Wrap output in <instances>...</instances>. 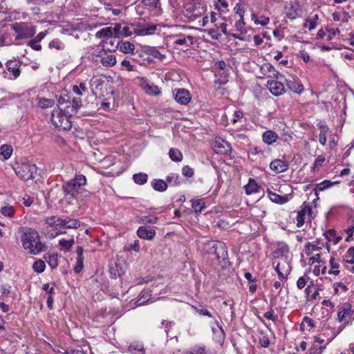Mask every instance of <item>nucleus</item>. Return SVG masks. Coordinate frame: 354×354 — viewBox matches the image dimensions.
Here are the masks:
<instances>
[{"mask_svg": "<svg viewBox=\"0 0 354 354\" xmlns=\"http://www.w3.org/2000/svg\"><path fill=\"white\" fill-rule=\"evenodd\" d=\"M86 184V178L82 174H76L75 177L67 181L62 186L64 193V200L68 204L83 201L90 195V192L84 188Z\"/></svg>", "mask_w": 354, "mask_h": 354, "instance_id": "obj_1", "label": "nucleus"}, {"mask_svg": "<svg viewBox=\"0 0 354 354\" xmlns=\"http://www.w3.org/2000/svg\"><path fill=\"white\" fill-rule=\"evenodd\" d=\"M21 241L23 248L30 254L37 255L46 250V245L41 242L39 232L33 228H23Z\"/></svg>", "mask_w": 354, "mask_h": 354, "instance_id": "obj_2", "label": "nucleus"}, {"mask_svg": "<svg viewBox=\"0 0 354 354\" xmlns=\"http://www.w3.org/2000/svg\"><path fill=\"white\" fill-rule=\"evenodd\" d=\"M47 227L52 228L46 231L50 238H54L65 232L62 229H77L80 226V221L70 217L60 218L55 216L48 217L45 221Z\"/></svg>", "mask_w": 354, "mask_h": 354, "instance_id": "obj_3", "label": "nucleus"}, {"mask_svg": "<svg viewBox=\"0 0 354 354\" xmlns=\"http://www.w3.org/2000/svg\"><path fill=\"white\" fill-rule=\"evenodd\" d=\"M95 37L101 39V50L99 52L100 61L104 66L111 65V27L101 28L95 33Z\"/></svg>", "mask_w": 354, "mask_h": 354, "instance_id": "obj_4", "label": "nucleus"}, {"mask_svg": "<svg viewBox=\"0 0 354 354\" xmlns=\"http://www.w3.org/2000/svg\"><path fill=\"white\" fill-rule=\"evenodd\" d=\"M206 253L214 254L222 268H226L230 265L227 250L225 244L221 241H209L204 247Z\"/></svg>", "mask_w": 354, "mask_h": 354, "instance_id": "obj_5", "label": "nucleus"}, {"mask_svg": "<svg viewBox=\"0 0 354 354\" xmlns=\"http://www.w3.org/2000/svg\"><path fill=\"white\" fill-rule=\"evenodd\" d=\"M71 115L68 114L66 111H63L62 109H55L51 113V122L53 124L58 130H69L72 127L71 121Z\"/></svg>", "mask_w": 354, "mask_h": 354, "instance_id": "obj_6", "label": "nucleus"}, {"mask_svg": "<svg viewBox=\"0 0 354 354\" xmlns=\"http://www.w3.org/2000/svg\"><path fill=\"white\" fill-rule=\"evenodd\" d=\"M205 11L204 7L200 3L189 1L185 5L183 12L189 21H194L202 17Z\"/></svg>", "mask_w": 354, "mask_h": 354, "instance_id": "obj_7", "label": "nucleus"}, {"mask_svg": "<svg viewBox=\"0 0 354 354\" xmlns=\"http://www.w3.org/2000/svg\"><path fill=\"white\" fill-rule=\"evenodd\" d=\"M17 40L32 37L36 33L35 27L21 22L12 26Z\"/></svg>", "mask_w": 354, "mask_h": 354, "instance_id": "obj_8", "label": "nucleus"}, {"mask_svg": "<svg viewBox=\"0 0 354 354\" xmlns=\"http://www.w3.org/2000/svg\"><path fill=\"white\" fill-rule=\"evenodd\" d=\"M37 171L36 165L29 162L21 163L15 169L16 174L24 180L34 178Z\"/></svg>", "mask_w": 354, "mask_h": 354, "instance_id": "obj_9", "label": "nucleus"}, {"mask_svg": "<svg viewBox=\"0 0 354 354\" xmlns=\"http://www.w3.org/2000/svg\"><path fill=\"white\" fill-rule=\"evenodd\" d=\"M21 64L16 59H10L6 63V68L3 73L4 78L9 80H15L21 74Z\"/></svg>", "mask_w": 354, "mask_h": 354, "instance_id": "obj_10", "label": "nucleus"}, {"mask_svg": "<svg viewBox=\"0 0 354 354\" xmlns=\"http://www.w3.org/2000/svg\"><path fill=\"white\" fill-rule=\"evenodd\" d=\"M68 97L66 100L64 98L60 97L58 100L59 105L62 106L66 102V105L64 106L65 111H66L68 114L73 115L75 114L79 109L82 106V100L78 97H74L71 100Z\"/></svg>", "mask_w": 354, "mask_h": 354, "instance_id": "obj_11", "label": "nucleus"}, {"mask_svg": "<svg viewBox=\"0 0 354 354\" xmlns=\"http://www.w3.org/2000/svg\"><path fill=\"white\" fill-rule=\"evenodd\" d=\"M212 149L216 153L223 155H230L232 149L231 145L220 137L214 140Z\"/></svg>", "mask_w": 354, "mask_h": 354, "instance_id": "obj_12", "label": "nucleus"}, {"mask_svg": "<svg viewBox=\"0 0 354 354\" xmlns=\"http://www.w3.org/2000/svg\"><path fill=\"white\" fill-rule=\"evenodd\" d=\"M307 214L310 218H313V212L311 205L304 203L301 205V209L297 212L296 217L297 226L298 227H301L304 225L305 222V216Z\"/></svg>", "mask_w": 354, "mask_h": 354, "instance_id": "obj_13", "label": "nucleus"}, {"mask_svg": "<svg viewBox=\"0 0 354 354\" xmlns=\"http://www.w3.org/2000/svg\"><path fill=\"white\" fill-rule=\"evenodd\" d=\"M112 35H114L115 37H128L131 34L128 26L124 21L112 23Z\"/></svg>", "mask_w": 354, "mask_h": 354, "instance_id": "obj_14", "label": "nucleus"}, {"mask_svg": "<svg viewBox=\"0 0 354 354\" xmlns=\"http://www.w3.org/2000/svg\"><path fill=\"white\" fill-rule=\"evenodd\" d=\"M275 270L278 274L279 279L285 280L290 273L291 266L287 259L281 258V261H279L276 266Z\"/></svg>", "mask_w": 354, "mask_h": 354, "instance_id": "obj_15", "label": "nucleus"}, {"mask_svg": "<svg viewBox=\"0 0 354 354\" xmlns=\"http://www.w3.org/2000/svg\"><path fill=\"white\" fill-rule=\"evenodd\" d=\"M175 100L182 104L186 105L191 100V94L185 88H176L173 91Z\"/></svg>", "mask_w": 354, "mask_h": 354, "instance_id": "obj_16", "label": "nucleus"}, {"mask_svg": "<svg viewBox=\"0 0 354 354\" xmlns=\"http://www.w3.org/2000/svg\"><path fill=\"white\" fill-rule=\"evenodd\" d=\"M127 268L126 260L122 257H118L115 262V268H112V278L120 277L125 273Z\"/></svg>", "mask_w": 354, "mask_h": 354, "instance_id": "obj_17", "label": "nucleus"}, {"mask_svg": "<svg viewBox=\"0 0 354 354\" xmlns=\"http://www.w3.org/2000/svg\"><path fill=\"white\" fill-rule=\"evenodd\" d=\"M156 234V230L151 227L140 226L137 230V235L140 239L151 241Z\"/></svg>", "mask_w": 354, "mask_h": 354, "instance_id": "obj_18", "label": "nucleus"}, {"mask_svg": "<svg viewBox=\"0 0 354 354\" xmlns=\"http://www.w3.org/2000/svg\"><path fill=\"white\" fill-rule=\"evenodd\" d=\"M267 87L270 93L275 96L281 95L285 91L283 84L276 80H268Z\"/></svg>", "mask_w": 354, "mask_h": 354, "instance_id": "obj_19", "label": "nucleus"}, {"mask_svg": "<svg viewBox=\"0 0 354 354\" xmlns=\"http://www.w3.org/2000/svg\"><path fill=\"white\" fill-rule=\"evenodd\" d=\"M286 85L288 88L295 93L301 94L304 88L301 81L295 77L286 80Z\"/></svg>", "mask_w": 354, "mask_h": 354, "instance_id": "obj_20", "label": "nucleus"}, {"mask_svg": "<svg viewBox=\"0 0 354 354\" xmlns=\"http://www.w3.org/2000/svg\"><path fill=\"white\" fill-rule=\"evenodd\" d=\"M175 40L174 44L179 46H185L189 47L196 42V39L193 36L184 35H178L174 37Z\"/></svg>", "mask_w": 354, "mask_h": 354, "instance_id": "obj_21", "label": "nucleus"}, {"mask_svg": "<svg viewBox=\"0 0 354 354\" xmlns=\"http://www.w3.org/2000/svg\"><path fill=\"white\" fill-rule=\"evenodd\" d=\"M141 87L146 93L150 95H158L161 91L160 88L153 83L148 82L147 80H143L141 82Z\"/></svg>", "mask_w": 354, "mask_h": 354, "instance_id": "obj_22", "label": "nucleus"}, {"mask_svg": "<svg viewBox=\"0 0 354 354\" xmlns=\"http://www.w3.org/2000/svg\"><path fill=\"white\" fill-rule=\"evenodd\" d=\"M270 168L277 174L282 173L288 169V164L286 161L281 159H275L270 164Z\"/></svg>", "mask_w": 354, "mask_h": 354, "instance_id": "obj_23", "label": "nucleus"}, {"mask_svg": "<svg viewBox=\"0 0 354 354\" xmlns=\"http://www.w3.org/2000/svg\"><path fill=\"white\" fill-rule=\"evenodd\" d=\"M141 3L149 8L151 11L155 10V15L160 16L162 13L160 0H142Z\"/></svg>", "mask_w": 354, "mask_h": 354, "instance_id": "obj_24", "label": "nucleus"}, {"mask_svg": "<svg viewBox=\"0 0 354 354\" xmlns=\"http://www.w3.org/2000/svg\"><path fill=\"white\" fill-rule=\"evenodd\" d=\"M44 259L51 269H55L59 265V255L56 252H47L44 254Z\"/></svg>", "mask_w": 354, "mask_h": 354, "instance_id": "obj_25", "label": "nucleus"}, {"mask_svg": "<svg viewBox=\"0 0 354 354\" xmlns=\"http://www.w3.org/2000/svg\"><path fill=\"white\" fill-rule=\"evenodd\" d=\"M261 73L269 78L277 77L279 74L274 66L270 63H264L260 68Z\"/></svg>", "mask_w": 354, "mask_h": 354, "instance_id": "obj_26", "label": "nucleus"}, {"mask_svg": "<svg viewBox=\"0 0 354 354\" xmlns=\"http://www.w3.org/2000/svg\"><path fill=\"white\" fill-rule=\"evenodd\" d=\"M76 252L77 258L74 271L75 273H80L84 268V257L83 256V248L81 246H78L76 249Z\"/></svg>", "mask_w": 354, "mask_h": 354, "instance_id": "obj_27", "label": "nucleus"}, {"mask_svg": "<svg viewBox=\"0 0 354 354\" xmlns=\"http://www.w3.org/2000/svg\"><path fill=\"white\" fill-rule=\"evenodd\" d=\"M267 194L270 200L277 204H284L288 201V197L287 195L281 196L269 189L267 190Z\"/></svg>", "mask_w": 354, "mask_h": 354, "instance_id": "obj_28", "label": "nucleus"}, {"mask_svg": "<svg viewBox=\"0 0 354 354\" xmlns=\"http://www.w3.org/2000/svg\"><path fill=\"white\" fill-rule=\"evenodd\" d=\"M214 70L216 75H220L224 78H226L228 75V70L226 68V64L223 60L218 61L214 64Z\"/></svg>", "mask_w": 354, "mask_h": 354, "instance_id": "obj_29", "label": "nucleus"}, {"mask_svg": "<svg viewBox=\"0 0 354 354\" xmlns=\"http://www.w3.org/2000/svg\"><path fill=\"white\" fill-rule=\"evenodd\" d=\"M317 127L320 130L319 134V142L322 145L325 146L326 144V136L328 132V127L322 122H319L317 124Z\"/></svg>", "mask_w": 354, "mask_h": 354, "instance_id": "obj_30", "label": "nucleus"}, {"mask_svg": "<svg viewBox=\"0 0 354 354\" xmlns=\"http://www.w3.org/2000/svg\"><path fill=\"white\" fill-rule=\"evenodd\" d=\"M337 183H338L337 181L331 182L330 180H325L321 182L320 183L317 184L315 188L313 189V191L315 192V194L317 196L315 200H319L318 194H317L318 192L324 191L325 189L330 188V187L333 186L334 185H335Z\"/></svg>", "mask_w": 354, "mask_h": 354, "instance_id": "obj_31", "label": "nucleus"}, {"mask_svg": "<svg viewBox=\"0 0 354 354\" xmlns=\"http://www.w3.org/2000/svg\"><path fill=\"white\" fill-rule=\"evenodd\" d=\"M335 337L336 335L335 334L330 338L328 339L326 344L324 346L313 343L309 350V354H322L324 350L326 348V345H328Z\"/></svg>", "mask_w": 354, "mask_h": 354, "instance_id": "obj_32", "label": "nucleus"}, {"mask_svg": "<svg viewBox=\"0 0 354 354\" xmlns=\"http://www.w3.org/2000/svg\"><path fill=\"white\" fill-rule=\"evenodd\" d=\"M278 135L273 131L268 130L265 131L262 135L263 141L267 145H272L277 141Z\"/></svg>", "mask_w": 354, "mask_h": 354, "instance_id": "obj_33", "label": "nucleus"}, {"mask_svg": "<svg viewBox=\"0 0 354 354\" xmlns=\"http://www.w3.org/2000/svg\"><path fill=\"white\" fill-rule=\"evenodd\" d=\"M324 235L328 242H333L334 245L337 244L342 239L341 236L337 235V232L334 229L328 230Z\"/></svg>", "mask_w": 354, "mask_h": 354, "instance_id": "obj_34", "label": "nucleus"}, {"mask_svg": "<svg viewBox=\"0 0 354 354\" xmlns=\"http://www.w3.org/2000/svg\"><path fill=\"white\" fill-rule=\"evenodd\" d=\"M153 189L157 192H163L167 189V183L162 179H153L151 182Z\"/></svg>", "mask_w": 354, "mask_h": 354, "instance_id": "obj_35", "label": "nucleus"}, {"mask_svg": "<svg viewBox=\"0 0 354 354\" xmlns=\"http://www.w3.org/2000/svg\"><path fill=\"white\" fill-rule=\"evenodd\" d=\"M260 187L256 183V181L250 178L248 183L245 186V191L247 195H251L259 192Z\"/></svg>", "mask_w": 354, "mask_h": 354, "instance_id": "obj_36", "label": "nucleus"}, {"mask_svg": "<svg viewBox=\"0 0 354 354\" xmlns=\"http://www.w3.org/2000/svg\"><path fill=\"white\" fill-rule=\"evenodd\" d=\"M118 48L120 51L123 53H131L133 54L135 50L134 45L129 41L120 42L118 44Z\"/></svg>", "mask_w": 354, "mask_h": 354, "instance_id": "obj_37", "label": "nucleus"}, {"mask_svg": "<svg viewBox=\"0 0 354 354\" xmlns=\"http://www.w3.org/2000/svg\"><path fill=\"white\" fill-rule=\"evenodd\" d=\"M342 262L346 266L347 264L354 263V246L349 248L342 256Z\"/></svg>", "mask_w": 354, "mask_h": 354, "instance_id": "obj_38", "label": "nucleus"}, {"mask_svg": "<svg viewBox=\"0 0 354 354\" xmlns=\"http://www.w3.org/2000/svg\"><path fill=\"white\" fill-rule=\"evenodd\" d=\"M157 26L155 24H149L147 26L136 30V34L138 35H149L153 34Z\"/></svg>", "mask_w": 354, "mask_h": 354, "instance_id": "obj_39", "label": "nucleus"}, {"mask_svg": "<svg viewBox=\"0 0 354 354\" xmlns=\"http://www.w3.org/2000/svg\"><path fill=\"white\" fill-rule=\"evenodd\" d=\"M138 219V223L144 224H155L158 220V217L153 214L139 216Z\"/></svg>", "mask_w": 354, "mask_h": 354, "instance_id": "obj_40", "label": "nucleus"}, {"mask_svg": "<svg viewBox=\"0 0 354 354\" xmlns=\"http://www.w3.org/2000/svg\"><path fill=\"white\" fill-rule=\"evenodd\" d=\"M74 243L75 240L73 236H71L67 239L62 238L59 240V245L62 247V249L65 251H69Z\"/></svg>", "mask_w": 354, "mask_h": 354, "instance_id": "obj_41", "label": "nucleus"}, {"mask_svg": "<svg viewBox=\"0 0 354 354\" xmlns=\"http://www.w3.org/2000/svg\"><path fill=\"white\" fill-rule=\"evenodd\" d=\"M192 207L197 214L202 212L206 207L205 202L202 199L191 200Z\"/></svg>", "mask_w": 354, "mask_h": 354, "instance_id": "obj_42", "label": "nucleus"}, {"mask_svg": "<svg viewBox=\"0 0 354 354\" xmlns=\"http://www.w3.org/2000/svg\"><path fill=\"white\" fill-rule=\"evenodd\" d=\"M133 180L137 185H145L148 180V175L146 173L140 172L133 175Z\"/></svg>", "mask_w": 354, "mask_h": 354, "instance_id": "obj_43", "label": "nucleus"}, {"mask_svg": "<svg viewBox=\"0 0 354 354\" xmlns=\"http://www.w3.org/2000/svg\"><path fill=\"white\" fill-rule=\"evenodd\" d=\"M286 15L288 19H295L298 16L297 8H296L292 3L285 6Z\"/></svg>", "mask_w": 354, "mask_h": 354, "instance_id": "obj_44", "label": "nucleus"}, {"mask_svg": "<svg viewBox=\"0 0 354 354\" xmlns=\"http://www.w3.org/2000/svg\"><path fill=\"white\" fill-rule=\"evenodd\" d=\"M318 20L319 16L317 15H315L306 19L304 26L309 30H314L317 27Z\"/></svg>", "mask_w": 354, "mask_h": 354, "instance_id": "obj_45", "label": "nucleus"}, {"mask_svg": "<svg viewBox=\"0 0 354 354\" xmlns=\"http://www.w3.org/2000/svg\"><path fill=\"white\" fill-rule=\"evenodd\" d=\"M304 248V251L307 256H310L314 251H319L322 248L318 245V243L310 242H306Z\"/></svg>", "mask_w": 354, "mask_h": 354, "instance_id": "obj_46", "label": "nucleus"}, {"mask_svg": "<svg viewBox=\"0 0 354 354\" xmlns=\"http://www.w3.org/2000/svg\"><path fill=\"white\" fill-rule=\"evenodd\" d=\"M12 147L8 145H3L0 147V156L3 159L8 160L12 153Z\"/></svg>", "mask_w": 354, "mask_h": 354, "instance_id": "obj_47", "label": "nucleus"}, {"mask_svg": "<svg viewBox=\"0 0 354 354\" xmlns=\"http://www.w3.org/2000/svg\"><path fill=\"white\" fill-rule=\"evenodd\" d=\"M37 104L41 109H47L52 107L55 104V101L52 99L37 97Z\"/></svg>", "mask_w": 354, "mask_h": 354, "instance_id": "obj_48", "label": "nucleus"}, {"mask_svg": "<svg viewBox=\"0 0 354 354\" xmlns=\"http://www.w3.org/2000/svg\"><path fill=\"white\" fill-rule=\"evenodd\" d=\"M129 351L131 353L139 352L141 354H145V348H144V344H143L142 342H132L130 344V346L129 347Z\"/></svg>", "mask_w": 354, "mask_h": 354, "instance_id": "obj_49", "label": "nucleus"}, {"mask_svg": "<svg viewBox=\"0 0 354 354\" xmlns=\"http://www.w3.org/2000/svg\"><path fill=\"white\" fill-rule=\"evenodd\" d=\"M289 253V248L288 246L285 243L279 244L277 249L275 251V255L279 257V255L281 256V258L283 257H285L284 259H287L288 257L287 255Z\"/></svg>", "mask_w": 354, "mask_h": 354, "instance_id": "obj_50", "label": "nucleus"}, {"mask_svg": "<svg viewBox=\"0 0 354 354\" xmlns=\"http://www.w3.org/2000/svg\"><path fill=\"white\" fill-rule=\"evenodd\" d=\"M239 15L240 16V19L235 23L236 30L240 32L241 35L245 34L247 31L245 28V23L243 21V12H239Z\"/></svg>", "mask_w": 354, "mask_h": 354, "instance_id": "obj_51", "label": "nucleus"}, {"mask_svg": "<svg viewBox=\"0 0 354 354\" xmlns=\"http://www.w3.org/2000/svg\"><path fill=\"white\" fill-rule=\"evenodd\" d=\"M33 270L37 273H42L46 269L45 260L37 259L32 265Z\"/></svg>", "mask_w": 354, "mask_h": 354, "instance_id": "obj_52", "label": "nucleus"}, {"mask_svg": "<svg viewBox=\"0 0 354 354\" xmlns=\"http://www.w3.org/2000/svg\"><path fill=\"white\" fill-rule=\"evenodd\" d=\"M0 212L3 216L11 218L15 214V208L12 205H7L2 206Z\"/></svg>", "mask_w": 354, "mask_h": 354, "instance_id": "obj_53", "label": "nucleus"}, {"mask_svg": "<svg viewBox=\"0 0 354 354\" xmlns=\"http://www.w3.org/2000/svg\"><path fill=\"white\" fill-rule=\"evenodd\" d=\"M169 158L176 162H180L183 159V155L180 151L176 148H171L169 152Z\"/></svg>", "mask_w": 354, "mask_h": 354, "instance_id": "obj_54", "label": "nucleus"}, {"mask_svg": "<svg viewBox=\"0 0 354 354\" xmlns=\"http://www.w3.org/2000/svg\"><path fill=\"white\" fill-rule=\"evenodd\" d=\"M333 288L335 294H342L347 292L348 288L342 282H336L333 283Z\"/></svg>", "mask_w": 354, "mask_h": 354, "instance_id": "obj_55", "label": "nucleus"}, {"mask_svg": "<svg viewBox=\"0 0 354 354\" xmlns=\"http://www.w3.org/2000/svg\"><path fill=\"white\" fill-rule=\"evenodd\" d=\"M330 266L331 270L328 272L330 274L337 275L339 273V263L335 261L334 257L330 258L329 261Z\"/></svg>", "mask_w": 354, "mask_h": 354, "instance_id": "obj_56", "label": "nucleus"}, {"mask_svg": "<svg viewBox=\"0 0 354 354\" xmlns=\"http://www.w3.org/2000/svg\"><path fill=\"white\" fill-rule=\"evenodd\" d=\"M109 160L107 159V158H104L102 162H101V166L99 168V172L100 174H102V175L104 176H109L110 174H111V171H106V170H103V169H108V167H109L110 164H109Z\"/></svg>", "mask_w": 354, "mask_h": 354, "instance_id": "obj_57", "label": "nucleus"}, {"mask_svg": "<svg viewBox=\"0 0 354 354\" xmlns=\"http://www.w3.org/2000/svg\"><path fill=\"white\" fill-rule=\"evenodd\" d=\"M243 117H244V113L242 111L236 110V111H234V112L232 115V118H231V123L234 124L238 122H241Z\"/></svg>", "mask_w": 354, "mask_h": 354, "instance_id": "obj_58", "label": "nucleus"}, {"mask_svg": "<svg viewBox=\"0 0 354 354\" xmlns=\"http://www.w3.org/2000/svg\"><path fill=\"white\" fill-rule=\"evenodd\" d=\"M12 44L10 35L6 32H0V45L9 46Z\"/></svg>", "mask_w": 354, "mask_h": 354, "instance_id": "obj_59", "label": "nucleus"}, {"mask_svg": "<svg viewBox=\"0 0 354 354\" xmlns=\"http://www.w3.org/2000/svg\"><path fill=\"white\" fill-rule=\"evenodd\" d=\"M87 91L85 84L81 82L79 85H74L73 86V91L77 95H82L83 93Z\"/></svg>", "mask_w": 354, "mask_h": 354, "instance_id": "obj_60", "label": "nucleus"}, {"mask_svg": "<svg viewBox=\"0 0 354 354\" xmlns=\"http://www.w3.org/2000/svg\"><path fill=\"white\" fill-rule=\"evenodd\" d=\"M216 324L218 326V329H215L213 328L212 331L216 335L218 341L221 342L224 339L225 333L223 328L219 326L218 322H216Z\"/></svg>", "mask_w": 354, "mask_h": 354, "instance_id": "obj_61", "label": "nucleus"}, {"mask_svg": "<svg viewBox=\"0 0 354 354\" xmlns=\"http://www.w3.org/2000/svg\"><path fill=\"white\" fill-rule=\"evenodd\" d=\"M215 9L223 11L228 7V3L226 0H216L214 3Z\"/></svg>", "mask_w": 354, "mask_h": 354, "instance_id": "obj_62", "label": "nucleus"}, {"mask_svg": "<svg viewBox=\"0 0 354 354\" xmlns=\"http://www.w3.org/2000/svg\"><path fill=\"white\" fill-rule=\"evenodd\" d=\"M151 295L148 294V292H142L140 293V297L138 300L136 301L138 306H141L146 304L150 299Z\"/></svg>", "mask_w": 354, "mask_h": 354, "instance_id": "obj_63", "label": "nucleus"}, {"mask_svg": "<svg viewBox=\"0 0 354 354\" xmlns=\"http://www.w3.org/2000/svg\"><path fill=\"white\" fill-rule=\"evenodd\" d=\"M309 279V277H308L307 275L300 277L297 281V287L298 288V289L301 290L302 288H304L306 286Z\"/></svg>", "mask_w": 354, "mask_h": 354, "instance_id": "obj_64", "label": "nucleus"}]
</instances>
